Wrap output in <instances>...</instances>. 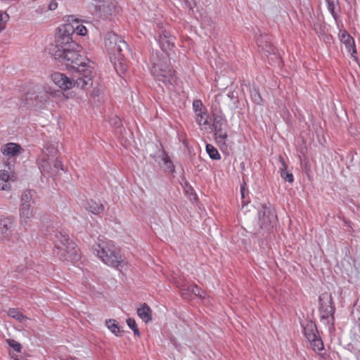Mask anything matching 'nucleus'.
Wrapping results in <instances>:
<instances>
[{
    "instance_id": "obj_30",
    "label": "nucleus",
    "mask_w": 360,
    "mask_h": 360,
    "mask_svg": "<svg viewBox=\"0 0 360 360\" xmlns=\"http://www.w3.org/2000/svg\"><path fill=\"white\" fill-rule=\"evenodd\" d=\"M66 25L71 26L74 30L73 34L76 33L77 35L84 36L87 32L86 28L82 25H77L76 27L70 23H67Z\"/></svg>"
},
{
    "instance_id": "obj_4",
    "label": "nucleus",
    "mask_w": 360,
    "mask_h": 360,
    "mask_svg": "<svg viewBox=\"0 0 360 360\" xmlns=\"http://www.w3.org/2000/svg\"><path fill=\"white\" fill-rule=\"evenodd\" d=\"M54 254L61 260L70 261L77 259L76 244L70 239L68 234L64 231H56L54 233Z\"/></svg>"
},
{
    "instance_id": "obj_14",
    "label": "nucleus",
    "mask_w": 360,
    "mask_h": 360,
    "mask_svg": "<svg viewBox=\"0 0 360 360\" xmlns=\"http://www.w3.org/2000/svg\"><path fill=\"white\" fill-rule=\"evenodd\" d=\"M13 219L12 217H0V240L7 238L12 233Z\"/></svg>"
},
{
    "instance_id": "obj_33",
    "label": "nucleus",
    "mask_w": 360,
    "mask_h": 360,
    "mask_svg": "<svg viewBox=\"0 0 360 360\" xmlns=\"http://www.w3.org/2000/svg\"><path fill=\"white\" fill-rule=\"evenodd\" d=\"M342 37L345 38V43L347 46V47H349V46H354V48H353V53H356V51L355 49V47H354V41L352 37H351L348 34H342Z\"/></svg>"
},
{
    "instance_id": "obj_13",
    "label": "nucleus",
    "mask_w": 360,
    "mask_h": 360,
    "mask_svg": "<svg viewBox=\"0 0 360 360\" xmlns=\"http://www.w3.org/2000/svg\"><path fill=\"white\" fill-rule=\"evenodd\" d=\"M34 209L33 206L25 205L20 207V220L23 226H30L34 217Z\"/></svg>"
},
{
    "instance_id": "obj_16",
    "label": "nucleus",
    "mask_w": 360,
    "mask_h": 360,
    "mask_svg": "<svg viewBox=\"0 0 360 360\" xmlns=\"http://www.w3.org/2000/svg\"><path fill=\"white\" fill-rule=\"evenodd\" d=\"M22 150L20 145L15 143L4 144L1 148V153L6 156L14 157L18 155Z\"/></svg>"
},
{
    "instance_id": "obj_31",
    "label": "nucleus",
    "mask_w": 360,
    "mask_h": 360,
    "mask_svg": "<svg viewBox=\"0 0 360 360\" xmlns=\"http://www.w3.org/2000/svg\"><path fill=\"white\" fill-rule=\"evenodd\" d=\"M128 326L133 330L134 334L136 336H140L139 330L136 326V321L134 319L129 318L127 320Z\"/></svg>"
},
{
    "instance_id": "obj_1",
    "label": "nucleus",
    "mask_w": 360,
    "mask_h": 360,
    "mask_svg": "<svg viewBox=\"0 0 360 360\" xmlns=\"http://www.w3.org/2000/svg\"><path fill=\"white\" fill-rule=\"evenodd\" d=\"M73 32V28L68 25L58 27L56 44L50 49V53L67 69L77 74L75 77L77 87L88 89L93 84L94 68L86 58L79 54L82 48L72 39Z\"/></svg>"
},
{
    "instance_id": "obj_28",
    "label": "nucleus",
    "mask_w": 360,
    "mask_h": 360,
    "mask_svg": "<svg viewBox=\"0 0 360 360\" xmlns=\"http://www.w3.org/2000/svg\"><path fill=\"white\" fill-rule=\"evenodd\" d=\"M309 341L311 342L313 349L315 352H320L323 349V342H322L321 339L320 338H319L318 336L316 337L314 340H309Z\"/></svg>"
},
{
    "instance_id": "obj_12",
    "label": "nucleus",
    "mask_w": 360,
    "mask_h": 360,
    "mask_svg": "<svg viewBox=\"0 0 360 360\" xmlns=\"http://www.w3.org/2000/svg\"><path fill=\"white\" fill-rule=\"evenodd\" d=\"M158 41L161 49L169 55V51L174 47L175 37L167 30H162L159 34Z\"/></svg>"
},
{
    "instance_id": "obj_20",
    "label": "nucleus",
    "mask_w": 360,
    "mask_h": 360,
    "mask_svg": "<svg viewBox=\"0 0 360 360\" xmlns=\"http://www.w3.org/2000/svg\"><path fill=\"white\" fill-rule=\"evenodd\" d=\"M14 175H10L6 170H0V189L5 191L8 189L10 180H13Z\"/></svg>"
},
{
    "instance_id": "obj_32",
    "label": "nucleus",
    "mask_w": 360,
    "mask_h": 360,
    "mask_svg": "<svg viewBox=\"0 0 360 360\" xmlns=\"http://www.w3.org/2000/svg\"><path fill=\"white\" fill-rule=\"evenodd\" d=\"M191 291L195 295L199 297L201 299H204L205 297V292L196 285H193L190 287Z\"/></svg>"
},
{
    "instance_id": "obj_7",
    "label": "nucleus",
    "mask_w": 360,
    "mask_h": 360,
    "mask_svg": "<svg viewBox=\"0 0 360 360\" xmlns=\"http://www.w3.org/2000/svg\"><path fill=\"white\" fill-rule=\"evenodd\" d=\"M258 224L262 229L270 231L277 221V216L271 204H262L258 210Z\"/></svg>"
},
{
    "instance_id": "obj_24",
    "label": "nucleus",
    "mask_w": 360,
    "mask_h": 360,
    "mask_svg": "<svg viewBox=\"0 0 360 360\" xmlns=\"http://www.w3.org/2000/svg\"><path fill=\"white\" fill-rule=\"evenodd\" d=\"M8 314L21 323H25V321L29 320L27 316H24L20 311L15 308H10L8 311Z\"/></svg>"
},
{
    "instance_id": "obj_6",
    "label": "nucleus",
    "mask_w": 360,
    "mask_h": 360,
    "mask_svg": "<svg viewBox=\"0 0 360 360\" xmlns=\"http://www.w3.org/2000/svg\"><path fill=\"white\" fill-rule=\"evenodd\" d=\"M335 308L331 295L323 293L319 296V313L324 323L333 326Z\"/></svg>"
},
{
    "instance_id": "obj_25",
    "label": "nucleus",
    "mask_w": 360,
    "mask_h": 360,
    "mask_svg": "<svg viewBox=\"0 0 360 360\" xmlns=\"http://www.w3.org/2000/svg\"><path fill=\"white\" fill-rule=\"evenodd\" d=\"M108 328L116 336L120 335V329L115 320L109 319L105 323Z\"/></svg>"
},
{
    "instance_id": "obj_29",
    "label": "nucleus",
    "mask_w": 360,
    "mask_h": 360,
    "mask_svg": "<svg viewBox=\"0 0 360 360\" xmlns=\"http://www.w3.org/2000/svg\"><path fill=\"white\" fill-rule=\"evenodd\" d=\"M327 3V7L329 12L331 13L333 17L336 19L335 6L338 4V0H326Z\"/></svg>"
},
{
    "instance_id": "obj_38",
    "label": "nucleus",
    "mask_w": 360,
    "mask_h": 360,
    "mask_svg": "<svg viewBox=\"0 0 360 360\" xmlns=\"http://www.w3.org/2000/svg\"><path fill=\"white\" fill-rule=\"evenodd\" d=\"M58 7V4L55 1H51L49 5V10L51 11H54Z\"/></svg>"
},
{
    "instance_id": "obj_39",
    "label": "nucleus",
    "mask_w": 360,
    "mask_h": 360,
    "mask_svg": "<svg viewBox=\"0 0 360 360\" xmlns=\"http://www.w3.org/2000/svg\"><path fill=\"white\" fill-rule=\"evenodd\" d=\"M240 193H241V196L243 198H245V188L244 186H241L240 187Z\"/></svg>"
},
{
    "instance_id": "obj_22",
    "label": "nucleus",
    "mask_w": 360,
    "mask_h": 360,
    "mask_svg": "<svg viewBox=\"0 0 360 360\" xmlns=\"http://www.w3.org/2000/svg\"><path fill=\"white\" fill-rule=\"evenodd\" d=\"M86 209L94 214H98L104 210V205L94 200L88 202Z\"/></svg>"
},
{
    "instance_id": "obj_11",
    "label": "nucleus",
    "mask_w": 360,
    "mask_h": 360,
    "mask_svg": "<svg viewBox=\"0 0 360 360\" xmlns=\"http://www.w3.org/2000/svg\"><path fill=\"white\" fill-rule=\"evenodd\" d=\"M51 77L54 84L63 90H68L73 86H77L75 79H70L65 74L56 72L51 74Z\"/></svg>"
},
{
    "instance_id": "obj_9",
    "label": "nucleus",
    "mask_w": 360,
    "mask_h": 360,
    "mask_svg": "<svg viewBox=\"0 0 360 360\" xmlns=\"http://www.w3.org/2000/svg\"><path fill=\"white\" fill-rule=\"evenodd\" d=\"M193 108L195 114V120L198 124L204 130L207 131L210 129V122L208 121L209 115L202 101L200 100H194L193 102Z\"/></svg>"
},
{
    "instance_id": "obj_34",
    "label": "nucleus",
    "mask_w": 360,
    "mask_h": 360,
    "mask_svg": "<svg viewBox=\"0 0 360 360\" xmlns=\"http://www.w3.org/2000/svg\"><path fill=\"white\" fill-rule=\"evenodd\" d=\"M251 97H252V101L257 103V104H261L262 101V96L259 92L258 90L257 89H253L252 91H251Z\"/></svg>"
},
{
    "instance_id": "obj_27",
    "label": "nucleus",
    "mask_w": 360,
    "mask_h": 360,
    "mask_svg": "<svg viewBox=\"0 0 360 360\" xmlns=\"http://www.w3.org/2000/svg\"><path fill=\"white\" fill-rule=\"evenodd\" d=\"M57 151L56 148L54 145L50 144L49 146H46L45 150L44 151V154L41 155V157L39 158V162H41V159L43 157H45L46 159L48 157H53L56 155Z\"/></svg>"
},
{
    "instance_id": "obj_21",
    "label": "nucleus",
    "mask_w": 360,
    "mask_h": 360,
    "mask_svg": "<svg viewBox=\"0 0 360 360\" xmlns=\"http://www.w3.org/2000/svg\"><path fill=\"white\" fill-rule=\"evenodd\" d=\"M279 161L282 165V167L280 169L281 171V176L285 181L289 183H292L294 181L293 175L291 172H287V165L284 161L283 158L281 156L279 157Z\"/></svg>"
},
{
    "instance_id": "obj_19",
    "label": "nucleus",
    "mask_w": 360,
    "mask_h": 360,
    "mask_svg": "<svg viewBox=\"0 0 360 360\" xmlns=\"http://www.w3.org/2000/svg\"><path fill=\"white\" fill-rule=\"evenodd\" d=\"M317 328L314 323L309 322L304 327V333L308 340H314L317 335Z\"/></svg>"
},
{
    "instance_id": "obj_23",
    "label": "nucleus",
    "mask_w": 360,
    "mask_h": 360,
    "mask_svg": "<svg viewBox=\"0 0 360 360\" xmlns=\"http://www.w3.org/2000/svg\"><path fill=\"white\" fill-rule=\"evenodd\" d=\"M34 201L33 200V192L30 190L25 191L21 196L20 206H25V205L33 206Z\"/></svg>"
},
{
    "instance_id": "obj_17",
    "label": "nucleus",
    "mask_w": 360,
    "mask_h": 360,
    "mask_svg": "<svg viewBox=\"0 0 360 360\" xmlns=\"http://www.w3.org/2000/svg\"><path fill=\"white\" fill-rule=\"evenodd\" d=\"M158 158L162 160V167H164L165 170L168 172L172 173L174 171V166L172 160H170L167 153L163 150L161 149L159 151Z\"/></svg>"
},
{
    "instance_id": "obj_36",
    "label": "nucleus",
    "mask_w": 360,
    "mask_h": 360,
    "mask_svg": "<svg viewBox=\"0 0 360 360\" xmlns=\"http://www.w3.org/2000/svg\"><path fill=\"white\" fill-rule=\"evenodd\" d=\"M9 16L6 13L0 12V30L5 27L6 22L8 20Z\"/></svg>"
},
{
    "instance_id": "obj_3",
    "label": "nucleus",
    "mask_w": 360,
    "mask_h": 360,
    "mask_svg": "<svg viewBox=\"0 0 360 360\" xmlns=\"http://www.w3.org/2000/svg\"><path fill=\"white\" fill-rule=\"evenodd\" d=\"M92 250L108 266L118 267L123 262L120 248L111 240H100L93 245Z\"/></svg>"
},
{
    "instance_id": "obj_18",
    "label": "nucleus",
    "mask_w": 360,
    "mask_h": 360,
    "mask_svg": "<svg viewBox=\"0 0 360 360\" xmlns=\"http://www.w3.org/2000/svg\"><path fill=\"white\" fill-rule=\"evenodd\" d=\"M152 311L148 305L143 304L137 309L138 316L145 322L148 323L152 320Z\"/></svg>"
},
{
    "instance_id": "obj_8",
    "label": "nucleus",
    "mask_w": 360,
    "mask_h": 360,
    "mask_svg": "<svg viewBox=\"0 0 360 360\" xmlns=\"http://www.w3.org/2000/svg\"><path fill=\"white\" fill-rule=\"evenodd\" d=\"M211 128L208 130H214L215 139L219 143L224 144L227 138L226 131V120L220 115H214Z\"/></svg>"
},
{
    "instance_id": "obj_40",
    "label": "nucleus",
    "mask_w": 360,
    "mask_h": 360,
    "mask_svg": "<svg viewBox=\"0 0 360 360\" xmlns=\"http://www.w3.org/2000/svg\"><path fill=\"white\" fill-rule=\"evenodd\" d=\"M319 30H320L319 31L317 30L316 26L314 25V30L317 33H321L322 32L321 27V25H319Z\"/></svg>"
},
{
    "instance_id": "obj_15",
    "label": "nucleus",
    "mask_w": 360,
    "mask_h": 360,
    "mask_svg": "<svg viewBox=\"0 0 360 360\" xmlns=\"http://www.w3.org/2000/svg\"><path fill=\"white\" fill-rule=\"evenodd\" d=\"M257 43L262 50L269 54H276V49L270 41L269 37L267 35H260L257 39Z\"/></svg>"
},
{
    "instance_id": "obj_26",
    "label": "nucleus",
    "mask_w": 360,
    "mask_h": 360,
    "mask_svg": "<svg viewBox=\"0 0 360 360\" xmlns=\"http://www.w3.org/2000/svg\"><path fill=\"white\" fill-rule=\"evenodd\" d=\"M206 151L210 158L212 160H219L221 158L220 154L217 148L211 144L206 145Z\"/></svg>"
},
{
    "instance_id": "obj_10",
    "label": "nucleus",
    "mask_w": 360,
    "mask_h": 360,
    "mask_svg": "<svg viewBox=\"0 0 360 360\" xmlns=\"http://www.w3.org/2000/svg\"><path fill=\"white\" fill-rule=\"evenodd\" d=\"M50 160L49 157L47 159L43 157L41 159V162H39V167L44 174H47L51 176L56 174L60 169H63V165L60 160L56 159L53 166L51 165Z\"/></svg>"
},
{
    "instance_id": "obj_41",
    "label": "nucleus",
    "mask_w": 360,
    "mask_h": 360,
    "mask_svg": "<svg viewBox=\"0 0 360 360\" xmlns=\"http://www.w3.org/2000/svg\"><path fill=\"white\" fill-rule=\"evenodd\" d=\"M18 271H22L24 270L23 268H21V266H18V269H17Z\"/></svg>"
},
{
    "instance_id": "obj_37",
    "label": "nucleus",
    "mask_w": 360,
    "mask_h": 360,
    "mask_svg": "<svg viewBox=\"0 0 360 360\" xmlns=\"http://www.w3.org/2000/svg\"><path fill=\"white\" fill-rule=\"evenodd\" d=\"M110 124L115 127H119L121 125V120L118 117H115L111 120Z\"/></svg>"
},
{
    "instance_id": "obj_2",
    "label": "nucleus",
    "mask_w": 360,
    "mask_h": 360,
    "mask_svg": "<svg viewBox=\"0 0 360 360\" xmlns=\"http://www.w3.org/2000/svg\"><path fill=\"white\" fill-rule=\"evenodd\" d=\"M105 45L116 72L119 75L124 74L128 69V64L125 60L126 56L129 53L128 44L122 37L110 32L105 37Z\"/></svg>"
},
{
    "instance_id": "obj_5",
    "label": "nucleus",
    "mask_w": 360,
    "mask_h": 360,
    "mask_svg": "<svg viewBox=\"0 0 360 360\" xmlns=\"http://www.w3.org/2000/svg\"><path fill=\"white\" fill-rule=\"evenodd\" d=\"M150 72L159 85L162 84L169 90L174 86L176 81L175 71L167 62L158 60L153 64Z\"/></svg>"
},
{
    "instance_id": "obj_35",
    "label": "nucleus",
    "mask_w": 360,
    "mask_h": 360,
    "mask_svg": "<svg viewBox=\"0 0 360 360\" xmlns=\"http://www.w3.org/2000/svg\"><path fill=\"white\" fill-rule=\"evenodd\" d=\"M6 342L15 352H20L21 351V349H22L21 345L19 342H16L15 340H12V339H8L6 340Z\"/></svg>"
}]
</instances>
